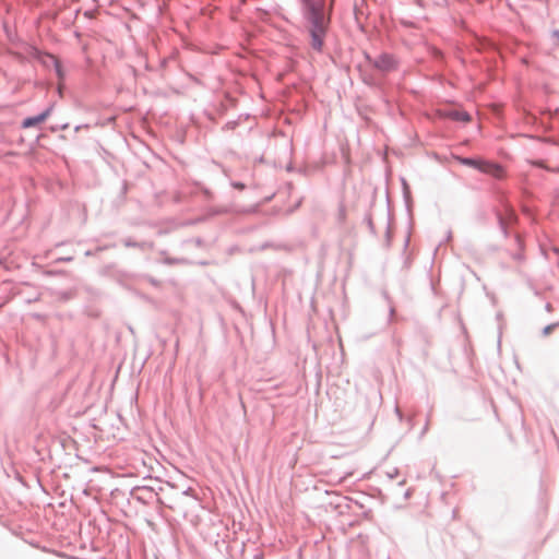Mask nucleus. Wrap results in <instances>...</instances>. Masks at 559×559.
<instances>
[{
  "instance_id": "nucleus-1",
  "label": "nucleus",
  "mask_w": 559,
  "mask_h": 559,
  "mask_svg": "<svg viewBox=\"0 0 559 559\" xmlns=\"http://www.w3.org/2000/svg\"><path fill=\"white\" fill-rule=\"evenodd\" d=\"M300 1L304 4L306 16L311 24V46L316 50H321L328 25V20L323 14V0Z\"/></svg>"
},
{
  "instance_id": "nucleus-2",
  "label": "nucleus",
  "mask_w": 559,
  "mask_h": 559,
  "mask_svg": "<svg viewBox=\"0 0 559 559\" xmlns=\"http://www.w3.org/2000/svg\"><path fill=\"white\" fill-rule=\"evenodd\" d=\"M459 162L465 166L476 168L479 171L490 175L497 179H500L504 176L503 168L499 164L489 160L460 157Z\"/></svg>"
},
{
  "instance_id": "nucleus-3",
  "label": "nucleus",
  "mask_w": 559,
  "mask_h": 559,
  "mask_svg": "<svg viewBox=\"0 0 559 559\" xmlns=\"http://www.w3.org/2000/svg\"><path fill=\"white\" fill-rule=\"evenodd\" d=\"M49 115H50V109H47L43 114H40V115H38L36 117L26 118L22 122V127L23 128H31V127H34L36 124H39V123L44 122L48 118Z\"/></svg>"
},
{
  "instance_id": "nucleus-4",
  "label": "nucleus",
  "mask_w": 559,
  "mask_h": 559,
  "mask_svg": "<svg viewBox=\"0 0 559 559\" xmlns=\"http://www.w3.org/2000/svg\"><path fill=\"white\" fill-rule=\"evenodd\" d=\"M376 64L381 70L388 71L394 67L395 62L392 57L384 55L378 59Z\"/></svg>"
},
{
  "instance_id": "nucleus-5",
  "label": "nucleus",
  "mask_w": 559,
  "mask_h": 559,
  "mask_svg": "<svg viewBox=\"0 0 559 559\" xmlns=\"http://www.w3.org/2000/svg\"><path fill=\"white\" fill-rule=\"evenodd\" d=\"M452 118L455 120L464 121V122H467L471 120V117L467 112H459V111H454L452 114Z\"/></svg>"
},
{
  "instance_id": "nucleus-6",
  "label": "nucleus",
  "mask_w": 559,
  "mask_h": 559,
  "mask_svg": "<svg viewBox=\"0 0 559 559\" xmlns=\"http://www.w3.org/2000/svg\"><path fill=\"white\" fill-rule=\"evenodd\" d=\"M534 165H536L538 167H545V165L542 162H536V163H534Z\"/></svg>"
},
{
  "instance_id": "nucleus-7",
  "label": "nucleus",
  "mask_w": 559,
  "mask_h": 559,
  "mask_svg": "<svg viewBox=\"0 0 559 559\" xmlns=\"http://www.w3.org/2000/svg\"><path fill=\"white\" fill-rule=\"evenodd\" d=\"M550 331H551V326H547V328L545 329V333H546V334H548Z\"/></svg>"
},
{
  "instance_id": "nucleus-8",
  "label": "nucleus",
  "mask_w": 559,
  "mask_h": 559,
  "mask_svg": "<svg viewBox=\"0 0 559 559\" xmlns=\"http://www.w3.org/2000/svg\"><path fill=\"white\" fill-rule=\"evenodd\" d=\"M556 35L559 37V32H557Z\"/></svg>"
}]
</instances>
